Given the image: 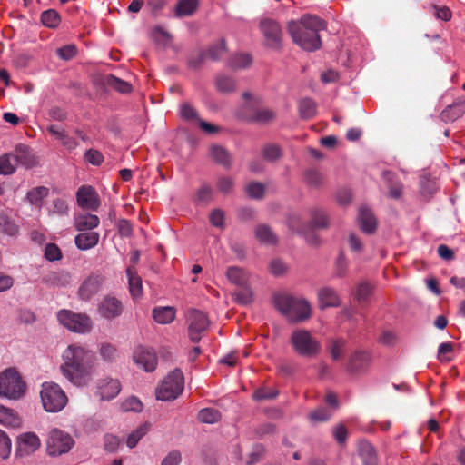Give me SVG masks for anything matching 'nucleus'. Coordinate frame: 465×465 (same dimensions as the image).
I'll list each match as a JSON object with an SVG mask.
<instances>
[{
    "label": "nucleus",
    "mask_w": 465,
    "mask_h": 465,
    "mask_svg": "<svg viewBox=\"0 0 465 465\" xmlns=\"http://www.w3.org/2000/svg\"><path fill=\"white\" fill-rule=\"evenodd\" d=\"M182 461V456L179 450L170 451L162 460L161 465H179Z\"/></svg>",
    "instance_id": "obj_64"
},
{
    "label": "nucleus",
    "mask_w": 465,
    "mask_h": 465,
    "mask_svg": "<svg viewBox=\"0 0 465 465\" xmlns=\"http://www.w3.org/2000/svg\"><path fill=\"white\" fill-rule=\"evenodd\" d=\"M371 363L370 351L358 349L352 351L347 361L346 371L351 375H361L368 371Z\"/></svg>",
    "instance_id": "obj_10"
},
{
    "label": "nucleus",
    "mask_w": 465,
    "mask_h": 465,
    "mask_svg": "<svg viewBox=\"0 0 465 465\" xmlns=\"http://www.w3.org/2000/svg\"><path fill=\"white\" fill-rule=\"evenodd\" d=\"M45 258L49 262H57L60 261L63 257L61 249L58 247L56 243H47L45 247Z\"/></svg>",
    "instance_id": "obj_51"
},
{
    "label": "nucleus",
    "mask_w": 465,
    "mask_h": 465,
    "mask_svg": "<svg viewBox=\"0 0 465 465\" xmlns=\"http://www.w3.org/2000/svg\"><path fill=\"white\" fill-rule=\"evenodd\" d=\"M69 275L67 273H59L51 272L43 276L42 282L48 286H65L68 282Z\"/></svg>",
    "instance_id": "obj_39"
},
{
    "label": "nucleus",
    "mask_w": 465,
    "mask_h": 465,
    "mask_svg": "<svg viewBox=\"0 0 465 465\" xmlns=\"http://www.w3.org/2000/svg\"><path fill=\"white\" fill-rule=\"evenodd\" d=\"M74 228L79 232H94L98 227L100 219L97 215L89 213H80L74 217Z\"/></svg>",
    "instance_id": "obj_21"
},
{
    "label": "nucleus",
    "mask_w": 465,
    "mask_h": 465,
    "mask_svg": "<svg viewBox=\"0 0 465 465\" xmlns=\"http://www.w3.org/2000/svg\"><path fill=\"white\" fill-rule=\"evenodd\" d=\"M107 83L122 94H128L132 91V85L130 84L114 75L108 77Z\"/></svg>",
    "instance_id": "obj_53"
},
{
    "label": "nucleus",
    "mask_w": 465,
    "mask_h": 465,
    "mask_svg": "<svg viewBox=\"0 0 465 465\" xmlns=\"http://www.w3.org/2000/svg\"><path fill=\"white\" fill-rule=\"evenodd\" d=\"M188 322L189 338L193 342L197 343L201 340V333L208 328L209 320L203 312L193 309L189 312Z\"/></svg>",
    "instance_id": "obj_11"
},
{
    "label": "nucleus",
    "mask_w": 465,
    "mask_h": 465,
    "mask_svg": "<svg viewBox=\"0 0 465 465\" xmlns=\"http://www.w3.org/2000/svg\"><path fill=\"white\" fill-rule=\"evenodd\" d=\"M126 275L128 277L129 291L133 298L136 299L142 296L143 293V283L142 279L130 268L126 270Z\"/></svg>",
    "instance_id": "obj_32"
},
{
    "label": "nucleus",
    "mask_w": 465,
    "mask_h": 465,
    "mask_svg": "<svg viewBox=\"0 0 465 465\" xmlns=\"http://www.w3.org/2000/svg\"><path fill=\"white\" fill-rule=\"evenodd\" d=\"M25 383L15 368H8L0 373V397L16 401L25 393Z\"/></svg>",
    "instance_id": "obj_4"
},
{
    "label": "nucleus",
    "mask_w": 465,
    "mask_h": 465,
    "mask_svg": "<svg viewBox=\"0 0 465 465\" xmlns=\"http://www.w3.org/2000/svg\"><path fill=\"white\" fill-rule=\"evenodd\" d=\"M121 391V383L116 379L104 378L96 383L95 396L101 401H111Z\"/></svg>",
    "instance_id": "obj_15"
},
{
    "label": "nucleus",
    "mask_w": 465,
    "mask_h": 465,
    "mask_svg": "<svg viewBox=\"0 0 465 465\" xmlns=\"http://www.w3.org/2000/svg\"><path fill=\"white\" fill-rule=\"evenodd\" d=\"M358 223L361 230L367 233L371 234L377 228V221L372 212L367 206H361L359 210Z\"/></svg>",
    "instance_id": "obj_19"
},
{
    "label": "nucleus",
    "mask_w": 465,
    "mask_h": 465,
    "mask_svg": "<svg viewBox=\"0 0 465 465\" xmlns=\"http://www.w3.org/2000/svg\"><path fill=\"white\" fill-rule=\"evenodd\" d=\"M318 301L321 309L338 307L340 305V299L336 292L330 287H324L319 291Z\"/></svg>",
    "instance_id": "obj_24"
},
{
    "label": "nucleus",
    "mask_w": 465,
    "mask_h": 465,
    "mask_svg": "<svg viewBox=\"0 0 465 465\" xmlns=\"http://www.w3.org/2000/svg\"><path fill=\"white\" fill-rule=\"evenodd\" d=\"M58 322L67 330L76 333H88L92 329V322L88 315L63 309L57 312Z\"/></svg>",
    "instance_id": "obj_8"
},
{
    "label": "nucleus",
    "mask_w": 465,
    "mask_h": 465,
    "mask_svg": "<svg viewBox=\"0 0 465 465\" xmlns=\"http://www.w3.org/2000/svg\"><path fill=\"white\" fill-rule=\"evenodd\" d=\"M262 155L268 162H275L282 157V152L278 144L267 143L262 149Z\"/></svg>",
    "instance_id": "obj_43"
},
{
    "label": "nucleus",
    "mask_w": 465,
    "mask_h": 465,
    "mask_svg": "<svg viewBox=\"0 0 465 465\" xmlns=\"http://www.w3.org/2000/svg\"><path fill=\"white\" fill-rule=\"evenodd\" d=\"M464 114V109L460 104H453L448 105L441 113L440 118L444 122H454Z\"/></svg>",
    "instance_id": "obj_38"
},
{
    "label": "nucleus",
    "mask_w": 465,
    "mask_h": 465,
    "mask_svg": "<svg viewBox=\"0 0 465 465\" xmlns=\"http://www.w3.org/2000/svg\"><path fill=\"white\" fill-rule=\"evenodd\" d=\"M216 88L221 93H232L236 88L235 80L226 74H219L215 79Z\"/></svg>",
    "instance_id": "obj_40"
},
{
    "label": "nucleus",
    "mask_w": 465,
    "mask_h": 465,
    "mask_svg": "<svg viewBox=\"0 0 465 465\" xmlns=\"http://www.w3.org/2000/svg\"><path fill=\"white\" fill-rule=\"evenodd\" d=\"M84 161L94 166H99L104 162V155L95 149H88L84 155Z\"/></svg>",
    "instance_id": "obj_55"
},
{
    "label": "nucleus",
    "mask_w": 465,
    "mask_h": 465,
    "mask_svg": "<svg viewBox=\"0 0 465 465\" xmlns=\"http://www.w3.org/2000/svg\"><path fill=\"white\" fill-rule=\"evenodd\" d=\"M41 23L48 28H57L61 23V16L54 9H48L41 14Z\"/></svg>",
    "instance_id": "obj_37"
},
{
    "label": "nucleus",
    "mask_w": 465,
    "mask_h": 465,
    "mask_svg": "<svg viewBox=\"0 0 465 465\" xmlns=\"http://www.w3.org/2000/svg\"><path fill=\"white\" fill-rule=\"evenodd\" d=\"M13 155L16 160V165L21 164L26 169H31L36 164L35 157L26 144L18 143L15 145Z\"/></svg>",
    "instance_id": "obj_18"
},
{
    "label": "nucleus",
    "mask_w": 465,
    "mask_h": 465,
    "mask_svg": "<svg viewBox=\"0 0 465 465\" xmlns=\"http://www.w3.org/2000/svg\"><path fill=\"white\" fill-rule=\"evenodd\" d=\"M198 5L199 0H179L175 5L174 15L178 18L191 16Z\"/></svg>",
    "instance_id": "obj_26"
},
{
    "label": "nucleus",
    "mask_w": 465,
    "mask_h": 465,
    "mask_svg": "<svg viewBox=\"0 0 465 465\" xmlns=\"http://www.w3.org/2000/svg\"><path fill=\"white\" fill-rule=\"evenodd\" d=\"M210 153L215 163L229 169L232 166V156L229 152L221 145H213L210 148Z\"/></svg>",
    "instance_id": "obj_27"
},
{
    "label": "nucleus",
    "mask_w": 465,
    "mask_h": 465,
    "mask_svg": "<svg viewBox=\"0 0 465 465\" xmlns=\"http://www.w3.org/2000/svg\"><path fill=\"white\" fill-rule=\"evenodd\" d=\"M197 418L202 423L213 424L220 420L221 413L213 408H203L198 412Z\"/></svg>",
    "instance_id": "obj_41"
},
{
    "label": "nucleus",
    "mask_w": 465,
    "mask_h": 465,
    "mask_svg": "<svg viewBox=\"0 0 465 465\" xmlns=\"http://www.w3.org/2000/svg\"><path fill=\"white\" fill-rule=\"evenodd\" d=\"M246 193L252 199H262L264 195L265 187L262 183L252 182L246 186Z\"/></svg>",
    "instance_id": "obj_52"
},
{
    "label": "nucleus",
    "mask_w": 465,
    "mask_h": 465,
    "mask_svg": "<svg viewBox=\"0 0 465 465\" xmlns=\"http://www.w3.org/2000/svg\"><path fill=\"white\" fill-rule=\"evenodd\" d=\"M260 29L268 47L273 49L281 47L282 31L278 22L271 18H264L260 22Z\"/></svg>",
    "instance_id": "obj_12"
},
{
    "label": "nucleus",
    "mask_w": 465,
    "mask_h": 465,
    "mask_svg": "<svg viewBox=\"0 0 465 465\" xmlns=\"http://www.w3.org/2000/svg\"><path fill=\"white\" fill-rule=\"evenodd\" d=\"M275 115V113L271 109H256L252 116H250L249 121L253 123L266 124L273 120Z\"/></svg>",
    "instance_id": "obj_46"
},
{
    "label": "nucleus",
    "mask_w": 465,
    "mask_h": 465,
    "mask_svg": "<svg viewBox=\"0 0 465 465\" xmlns=\"http://www.w3.org/2000/svg\"><path fill=\"white\" fill-rule=\"evenodd\" d=\"M20 444H23L26 448L27 453H33L39 449L41 442L35 433L26 432L21 435Z\"/></svg>",
    "instance_id": "obj_42"
},
{
    "label": "nucleus",
    "mask_w": 465,
    "mask_h": 465,
    "mask_svg": "<svg viewBox=\"0 0 465 465\" xmlns=\"http://www.w3.org/2000/svg\"><path fill=\"white\" fill-rule=\"evenodd\" d=\"M64 363L60 370L63 375L73 384H80L84 375L91 371L94 354L77 345H69L63 353Z\"/></svg>",
    "instance_id": "obj_2"
},
{
    "label": "nucleus",
    "mask_w": 465,
    "mask_h": 465,
    "mask_svg": "<svg viewBox=\"0 0 465 465\" xmlns=\"http://www.w3.org/2000/svg\"><path fill=\"white\" fill-rule=\"evenodd\" d=\"M20 423V420L15 411L4 405L0 404V424L5 427L15 428L18 426Z\"/></svg>",
    "instance_id": "obj_33"
},
{
    "label": "nucleus",
    "mask_w": 465,
    "mask_h": 465,
    "mask_svg": "<svg viewBox=\"0 0 465 465\" xmlns=\"http://www.w3.org/2000/svg\"><path fill=\"white\" fill-rule=\"evenodd\" d=\"M19 232V226L15 221L4 213H0V232L4 235L14 237Z\"/></svg>",
    "instance_id": "obj_30"
},
{
    "label": "nucleus",
    "mask_w": 465,
    "mask_h": 465,
    "mask_svg": "<svg viewBox=\"0 0 465 465\" xmlns=\"http://www.w3.org/2000/svg\"><path fill=\"white\" fill-rule=\"evenodd\" d=\"M277 395H278V391L275 390L259 388L253 392L252 398L256 401H262L264 400L274 399L277 397Z\"/></svg>",
    "instance_id": "obj_56"
},
{
    "label": "nucleus",
    "mask_w": 465,
    "mask_h": 465,
    "mask_svg": "<svg viewBox=\"0 0 465 465\" xmlns=\"http://www.w3.org/2000/svg\"><path fill=\"white\" fill-rule=\"evenodd\" d=\"M133 359L135 364L146 372L153 371L158 363L155 351L142 345L134 349Z\"/></svg>",
    "instance_id": "obj_13"
},
{
    "label": "nucleus",
    "mask_w": 465,
    "mask_h": 465,
    "mask_svg": "<svg viewBox=\"0 0 465 465\" xmlns=\"http://www.w3.org/2000/svg\"><path fill=\"white\" fill-rule=\"evenodd\" d=\"M58 57L64 61H69L77 54V48L74 45H66L57 49Z\"/></svg>",
    "instance_id": "obj_57"
},
{
    "label": "nucleus",
    "mask_w": 465,
    "mask_h": 465,
    "mask_svg": "<svg viewBox=\"0 0 465 465\" xmlns=\"http://www.w3.org/2000/svg\"><path fill=\"white\" fill-rule=\"evenodd\" d=\"M226 277L234 285L243 286L246 284V273L237 266H230L226 271Z\"/></svg>",
    "instance_id": "obj_36"
},
{
    "label": "nucleus",
    "mask_w": 465,
    "mask_h": 465,
    "mask_svg": "<svg viewBox=\"0 0 465 465\" xmlns=\"http://www.w3.org/2000/svg\"><path fill=\"white\" fill-rule=\"evenodd\" d=\"M252 63V55L249 54H236L228 60V66L232 69H244L249 67Z\"/></svg>",
    "instance_id": "obj_34"
},
{
    "label": "nucleus",
    "mask_w": 465,
    "mask_h": 465,
    "mask_svg": "<svg viewBox=\"0 0 465 465\" xmlns=\"http://www.w3.org/2000/svg\"><path fill=\"white\" fill-rule=\"evenodd\" d=\"M103 277L98 274L89 275L80 285L78 289V297L82 301H90L98 293L102 287Z\"/></svg>",
    "instance_id": "obj_16"
},
{
    "label": "nucleus",
    "mask_w": 465,
    "mask_h": 465,
    "mask_svg": "<svg viewBox=\"0 0 465 465\" xmlns=\"http://www.w3.org/2000/svg\"><path fill=\"white\" fill-rule=\"evenodd\" d=\"M51 213L57 215H66L68 213V205L65 200L56 198L52 203Z\"/></svg>",
    "instance_id": "obj_62"
},
{
    "label": "nucleus",
    "mask_w": 465,
    "mask_h": 465,
    "mask_svg": "<svg viewBox=\"0 0 465 465\" xmlns=\"http://www.w3.org/2000/svg\"><path fill=\"white\" fill-rule=\"evenodd\" d=\"M290 342L293 351L304 358H313L321 351L320 342L305 329L293 331L290 337Z\"/></svg>",
    "instance_id": "obj_5"
},
{
    "label": "nucleus",
    "mask_w": 465,
    "mask_h": 465,
    "mask_svg": "<svg viewBox=\"0 0 465 465\" xmlns=\"http://www.w3.org/2000/svg\"><path fill=\"white\" fill-rule=\"evenodd\" d=\"M16 160L13 153H5L0 156V174L11 175L16 171Z\"/></svg>",
    "instance_id": "obj_35"
},
{
    "label": "nucleus",
    "mask_w": 465,
    "mask_h": 465,
    "mask_svg": "<svg viewBox=\"0 0 465 465\" xmlns=\"http://www.w3.org/2000/svg\"><path fill=\"white\" fill-rule=\"evenodd\" d=\"M176 310L173 306L155 307L153 318L159 324H169L175 319Z\"/></svg>",
    "instance_id": "obj_25"
},
{
    "label": "nucleus",
    "mask_w": 465,
    "mask_h": 465,
    "mask_svg": "<svg viewBox=\"0 0 465 465\" xmlns=\"http://www.w3.org/2000/svg\"><path fill=\"white\" fill-rule=\"evenodd\" d=\"M98 312L106 320L114 319L120 316L123 312L122 302L115 297H104L99 304Z\"/></svg>",
    "instance_id": "obj_17"
},
{
    "label": "nucleus",
    "mask_w": 465,
    "mask_h": 465,
    "mask_svg": "<svg viewBox=\"0 0 465 465\" xmlns=\"http://www.w3.org/2000/svg\"><path fill=\"white\" fill-rule=\"evenodd\" d=\"M180 116L187 122L200 119L196 109L189 103H183L180 104L179 108Z\"/></svg>",
    "instance_id": "obj_50"
},
{
    "label": "nucleus",
    "mask_w": 465,
    "mask_h": 465,
    "mask_svg": "<svg viewBox=\"0 0 465 465\" xmlns=\"http://www.w3.org/2000/svg\"><path fill=\"white\" fill-rule=\"evenodd\" d=\"M146 429L143 427H140L134 431H133L126 439V445L128 448H134L139 440L145 435Z\"/></svg>",
    "instance_id": "obj_60"
},
{
    "label": "nucleus",
    "mask_w": 465,
    "mask_h": 465,
    "mask_svg": "<svg viewBox=\"0 0 465 465\" xmlns=\"http://www.w3.org/2000/svg\"><path fill=\"white\" fill-rule=\"evenodd\" d=\"M272 303L290 323L305 322L312 315L311 304L303 298L280 292L273 295Z\"/></svg>",
    "instance_id": "obj_3"
},
{
    "label": "nucleus",
    "mask_w": 465,
    "mask_h": 465,
    "mask_svg": "<svg viewBox=\"0 0 465 465\" xmlns=\"http://www.w3.org/2000/svg\"><path fill=\"white\" fill-rule=\"evenodd\" d=\"M99 353L102 359L107 362L114 361L118 355L116 347L107 342L100 345Z\"/></svg>",
    "instance_id": "obj_47"
},
{
    "label": "nucleus",
    "mask_w": 465,
    "mask_h": 465,
    "mask_svg": "<svg viewBox=\"0 0 465 465\" xmlns=\"http://www.w3.org/2000/svg\"><path fill=\"white\" fill-rule=\"evenodd\" d=\"M325 22L314 15H303L299 22L292 21L288 25V31L293 43L302 49L312 52L321 47L322 41L319 35L325 29Z\"/></svg>",
    "instance_id": "obj_1"
},
{
    "label": "nucleus",
    "mask_w": 465,
    "mask_h": 465,
    "mask_svg": "<svg viewBox=\"0 0 465 465\" xmlns=\"http://www.w3.org/2000/svg\"><path fill=\"white\" fill-rule=\"evenodd\" d=\"M358 453L363 465H378L376 450L370 441L366 440H360Z\"/></svg>",
    "instance_id": "obj_22"
},
{
    "label": "nucleus",
    "mask_w": 465,
    "mask_h": 465,
    "mask_svg": "<svg viewBox=\"0 0 465 465\" xmlns=\"http://www.w3.org/2000/svg\"><path fill=\"white\" fill-rule=\"evenodd\" d=\"M255 237L257 240L266 245H273L277 243L278 238L267 224H260L255 229Z\"/></svg>",
    "instance_id": "obj_28"
},
{
    "label": "nucleus",
    "mask_w": 465,
    "mask_h": 465,
    "mask_svg": "<svg viewBox=\"0 0 465 465\" xmlns=\"http://www.w3.org/2000/svg\"><path fill=\"white\" fill-rule=\"evenodd\" d=\"M184 388L183 371L176 368L167 374L161 385L156 389V399L162 401H171L182 394Z\"/></svg>",
    "instance_id": "obj_6"
},
{
    "label": "nucleus",
    "mask_w": 465,
    "mask_h": 465,
    "mask_svg": "<svg viewBox=\"0 0 465 465\" xmlns=\"http://www.w3.org/2000/svg\"><path fill=\"white\" fill-rule=\"evenodd\" d=\"M227 52L226 41L222 38L219 43L211 45L205 51V57L208 56L213 61H219L222 55Z\"/></svg>",
    "instance_id": "obj_44"
},
{
    "label": "nucleus",
    "mask_w": 465,
    "mask_h": 465,
    "mask_svg": "<svg viewBox=\"0 0 465 465\" xmlns=\"http://www.w3.org/2000/svg\"><path fill=\"white\" fill-rule=\"evenodd\" d=\"M104 450L107 452L114 453L120 446V440L117 436L113 434H105L104 437Z\"/></svg>",
    "instance_id": "obj_59"
},
{
    "label": "nucleus",
    "mask_w": 465,
    "mask_h": 465,
    "mask_svg": "<svg viewBox=\"0 0 465 465\" xmlns=\"http://www.w3.org/2000/svg\"><path fill=\"white\" fill-rule=\"evenodd\" d=\"M48 193V188L45 186H38L28 191L26 198L31 204L39 205L42 203L43 199L47 197Z\"/></svg>",
    "instance_id": "obj_45"
},
{
    "label": "nucleus",
    "mask_w": 465,
    "mask_h": 465,
    "mask_svg": "<svg viewBox=\"0 0 465 465\" xmlns=\"http://www.w3.org/2000/svg\"><path fill=\"white\" fill-rule=\"evenodd\" d=\"M309 226L312 229H325L329 226L328 216L324 210L313 208L311 211V221Z\"/></svg>",
    "instance_id": "obj_29"
},
{
    "label": "nucleus",
    "mask_w": 465,
    "mask_h": 465,
    "mask_svg": "<svg viewBox=\"0 0 465 465\" xmlns=\"http://www.w3.org/2000/svg\"><path fill=\"white\" fill-rule=\"evenodd\" d=\"M265 449L262 444L256 443L252 447V450L249 455V460H247V465H253L260 461L262 456L263 455Z\"/></svg>",
    "instance_id": "obj_61"
},
{
    "label": "nucleus",
    "mask_w": 465,
    "mask_h": 465,
    "mask_svg": "<svg viewBox=\"0 0 465 465\" xmlns=\"http://www.w3.org/2000/svg\"><path fill=\"white\" fill-rule=\"evenodd\" d=\"M100 239L97 232H80L74 237V243L78 250L88 251L94 248Z\"/></svg>",
    "instance_id": "obj_20"
},
{
    "label": "nucleus",
    "mask_w": 465,
    "mask_h": 465,
    "mask_svg": "<svg viewBox=\"0 0 465 465\" xmlns=\"http://www.w3.org/2000/svg\"><path fill=\"white\" fill-rule=\"evenodd\" d=\"M345 346V341L342 338L333 339L330 341L329 351L332 360L338 361L342 355V350Z\"/></svg>",
    "instance_id": "obj_49"
},
{
    "label": "nucleus",
    "mask_w": 465,
    "mask_h": 465,
    "mask_svg": "<svg viewBox=\"0 0 465 465\" xmlns=\"http://www.w3.org/2000/svg\"><path fill=\"white\" fill-rule=\"evenodd\" d=\"M213 198V189L208 184H203L196 193V200L200 203H209Z\"/></svg>",
    "instance_id": "obj_63"
},
{
    "label": "nucleus",
    "mask_w": 465,
    "mask_h": 465,
    "mask_svg": "<svg viewBox=\"0 0 465 465\" xmlns=\"http://www.w3.org/2000/svg\"><path fill=\"white\" fill-rule=\"evenodd\" d=\"M74 445V440L68 433L53 429L48 434L46 450L50 456L57 457L69 452Z\"/></svg>",
    "instance_id": "obj_9"
},
{
    "label": "nucleus",
    "mask_w": 465,
    "mask_h": 465,
    "mask_svg": "<svg viewBox=\"0 0 465 465\" xmlns=\"http://www.w3.org/2000/svg\"><path fill=\"white\" fill-rule=\"evenodd\" d=\"M77 204L83 209L96 211L100 201L96 191L91 185H82L76 192Z\"/></svg>",
    "instance_id": "obj_14"
},
{
    "label": "nucleus",
    "mask_w": 465,
    "mask_h": 465,
    "mask_svg": "<svg viewBox=\"0 0 465 465\" xmlns=\"http://www.w3.org/2000/svg\"><path fill=\"white\" fill-rule=\"evenodd\" d=\"M298 109L302 119H311L317 112L316 103L309 97L302 98L299 101Z\"/></svg>",
    "instance_id": "obj_31"
},
{
    "label": "nucleus",
    "mask_w": 465,
    "mask_h": 465,
    "mask_svg": "<svg viewBox=\"0 0 465 465\" xmlns=\"http://www.w3.org/2000/svg\"><path fill=\"white\" fill-rule=\"evenodd\" d=\"M224 218H225L224 212L221 209L213 210L209 215V220H210L211 224L219 229L224 228V226H225Z\"/></svg>",
    "instance_id": "obj_58"
},
{
    "label": "nucleus",
    "mask_w": 465,
    "mask_h": 465,
    "mask_svg": "<svg viewBox=\"0 0 465 465\" xmlns=\"http://www.w3.org/2000/svg\"><path fill=\"white\" fill-rule=\"evenodd\" d=\"M143 403L142 401L135 396L128 397L121 404V410L124 412L134 411V412H141L143 411Z\"/></svg>",
    "instance_id": "obj_48"
},
{
    "label": "nucleus",
    "mask_w": 465,
    "mask_h": 465,
    "mask_svg": "<svg viewBox=\"0 0 465 465\" xmlns=\"http://www.w3.org/2000/svg\"><path fill=\"white\" fill-rule=\"evenodd\" d=\"M47 131L60 141L62 145L68 151H74L79 145L78 142L74 137L70 136L65 130L60 129L56 125L52 124L48 126Z\"/></svg>",
    "instance_id": "obj_23"
},
{
    "label": "nucleus",
    "mask_w": 465,
    "mask_h": 465,
    "mask_svg": "<svg viewBox=\"0 0 465 465\" xmlns=\"http://www.w3.org/2000/svg\"><path fill=\"white\" fill-rule=\"evenodd\" d=\"M40 395L43 407L47 412H59L68 401L64 391L54 382H44Z\"/></svg>",
    "instance_id": "obj_7"
},
{
    "label": "nucleus",
    "mask_w": 465,
    "mask_h": 465,
    "mask_svg": "<svg viewBox=\"0 0 465 465\" xmlns=\"http://www.w3.org/2000/svg\"><path fill=\"white\" fill-rule=\"evenodd\" d=\"M12 448V442L8 435L2 430H0V458L3 460L7 459L10 456Z\"/></svg>",
    "instance_id": "obj_54"
}]
</instances>
